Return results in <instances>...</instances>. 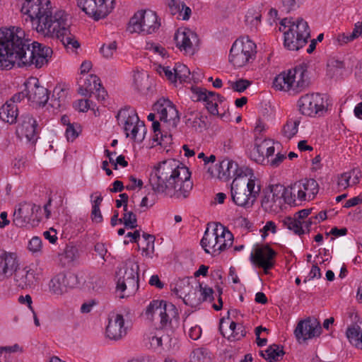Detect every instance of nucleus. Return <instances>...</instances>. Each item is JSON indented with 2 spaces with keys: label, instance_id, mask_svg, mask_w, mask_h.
Masks as SVG:
<instances>
[{
  "label": "nucleus",
  "instance_id": "obj_1",
  "mask_svg": "<svg viewBox=\"0 0 362 362\" xmlns=\"http://www.w3.org/2000/svg\"><path fill=\"white\" fill-rule=\"evenodd\" d=\"M52 49L37 42L25 38L24 31L18 27L0 28V68L11 69L34 65L40 69L48 63Z\"/></svg>",
  "mask_w": 362,
  "mask_h": 362
},
{
  "label": "nucleus",
  "instance_id": "obj_2",
  "mask_svg": "<svg viewBox=\"0 0 362 362\" xmlns=\"http://www.w3.org/2000/svg\"><path fill=\"white\" fill-rule=\"evenodd\" d=\"M49 4L48 0H24L21 8L25 16L24 21L30 22L37 33L57 38L64 46L78 48L79 42L69 30V15L62 10L53 14Z\"/></svg>",
  "mask_w": 362,
  "mask_h": 362
},
{
  "label": "nucleus",
  "instance_id": "obj_3",
  "mask_svg": "<svg viewBox=\"0 0 362 362\" xmlns=\"http://www.w3.org/2000/svg\"><path fill=\"white\" fill-rule=\"evenodd\" d=\"M188 168L180 166L175 160L160 163L151 173L149 181L155 193L177 199L189 197L193 187Z\"/></svg>",
  "mask_w": 362,
  "mask_h": 362
},
{
  "label": "nucleus",
  "instance_id": "obj_4",
  "mask_svg": "<svg viewBox=\"0 0 362 362\" xmlns=\"http://www.w3.org/2000/svg\"><path fill=\"white\" fill-rule=\"evenodd\" d=\"M261 191L258 180L234 179L230 187L232 201L245 209L252 206Z\"/></svg>",
  "mask_w": 362,
  "mask_h": 362
},
{
  "label": "nucleus",
  "instance_id": "obj_5",
  "mask_svg": "<svg viewBox=\"0 0 362 362\" xmlns=\"http://www.w3.org/2000/svg\"><path fill=\"white\" fill-rule=\"evenodd\" d=\"M306 73L307 67L303 64L296 66L288 72H282L274 79L273 87L279 90H293L294 93H298L309 85Z\"/></svg>",
  "mask_w": 362,
  "mask_h": 362
},
{
  "label": "nucleus",
  "instance_id": "obj_6",
  "mask_svg": "<svg viewBox=\"0 0 362 362\" xmlns=\"http://www.w3.org/2000/svg\"><path fill=\"white\" fill-rule=\"evenodd\" d=\"M139 265L132 262H126L117 273V291L123 293L120 298L135 293L139 288Z\"/></svg>",
  "mask_w": 362,
  "mask_h": 362
},
{
  "label": "nucleus",
  "instance_id": "obj_7",
  "mask_svg": "<svg viewBox=\"0 0 362 362\" xmlns=\"http://www.w3.org/2000/svg\"><path fill=\"white\" fill-rule=\"evenodd\" d=\"M256 45L248 37L236 40L230 50L229 62L240 68L252 62L255 58Z\"/></svg>",
  "mask_w": 362,
  "mask_h": 362
},
{
  "label": "nucleus",
  "instance_id": "obj_8",
  "mask_svg": "<svg viewBox=\"0 0 362 362\" xmlns=\"http://www.w3.org/2000/svg\"><path fill=\"white\" fill-rule=\"evenodd\" d=\"M288 189L282 185H272L268 191L264 192L261 201L263 209L269 213H278L284 203L291 204L292 197H288Z\"/></svg>",
  "mask_w": 362,
  "mask_h": 362
},
{
  "label": "nucleus",
  "instance_id": "obj_9",
  "mask_svg": "<svg viewBox=\"0 0 362 362\" xmlns=\"http://www.w3.org/2000/svg\"><path fill=\"white\" fill-rule=\"evenodd\" d=\"M160 25L156 13L152 11H140L129 20L127 30L131 33H137L148 35L157 30Z\"/></svg>",
  "mask_w": 362,
  "mask_h": 362
},
{
  "label": "nucleus",
  "instance_id": "obj_10",
  "mask_svg": "<svg viewBox=\"0 0 362 362\" xmlns=\"http://www.w3.org/2000/svg\"><path fill=\"white\" fill-rule=\"evenodd\" d=\"M298 105L301 114L309 117L320 116L327 111L328 96L320 93L305 94L298 100Z\"/></svg>",
  "mask_w": 362,
  "mask_h": 362
},
{
  "label": "nucleus",
  "instance_id": "obj_11",
  "mask_svg": "<svg viewBox=\"0 0 362 362\" xmlns=\"http://www.w3.org/2000/svg\"><path fill=\"white\" fill-rule=\"evenodd\" d=\"M146 315L148 319L153 320L155 317L160 319V327H165L170 323L173 318L178 316L177 310L175 305L165 300H153L147 307Z\"/></svg>",
  "mask_w": 362,
  "mask_h": 362
},
{
  "label": "nucleus",
  "instance_id": "obj_12",
  "mask_svg": "<svg viewBox=\"0 0 362 362\" xmlns=\"http://www.w3.org/2000/svg\"><path fill=\"white\" fill-rule=\"evenodd\" d=\"M115 0H77L78 6L95 21L105 18L114 8Z\"/></svg>",
  "mask_w": 362,
  "mask_h": 362
},
{
  "label": "nucleus",
  "instance_id": "obj_13",
  "mask_svg": "<svg viewBox=\"0 0 362 362\" xmlns=\"http://www.w3.org/2000/svg\"><path fill=\"white\" fill-rule=\"evenodd\" d=\"M176 46L180 51L193 54L199 45V38L196 33L189 28L178 29L175 34Z\"/></svg>",
  "mask_w": 362,
  "mask_h": 362
},
{
  "label": "nucleus",
  "instance_id": "obj_14",
  "mask_svg": "<svg viewBox=\"0 0 362 362\" xmlns=\"http://www.w3.org/2000/svg\"><path fill=\"white\" fill-rule=\"evenodd\" d=\"M276 252L269 245L258 247L255 252L250 254V261L256 266L264 269L265 273L271 269L274 265V259L276 257Z\"/></svg>",
  "mask_w": 362,
  "mask_h": 362
},
{
  "label": "nucleus",
  "instance_id": "obj_15",
  "mask_svg": "<svg viewBox=\"0 0 362 362\" xmlns=\"http://www.w3.org/2000/svg\"><path fill=\"white\" fill-rule=\"evenodd\" d=\"M27 92L28 99L32 103H35L40 106H45L48 102L49 91L40 86L37 78H33L25 83Z\"/></svg>",
  "mask_w": 362,
  "mask_h": 362
},
{
  "label": "nucleus",
  "instance_id": "obj_16",
  "mask_svg": "<svg viewBox=\"0 0 362 362\" xmlns=\"http://www.w3.org/2000/svg\"><path fill=\"white\" fill-rule=\"evenodd\" d=\"M320 332L321 327L316 322H312L310 318L300 320L294 330V334L299 342L318 336Z\"/></svg>",
  "mask_w": 362,
  "mask_h": 362
},
{
  "label": "nucleus",
  "instance_id": "obj_17",
  "mask_svg": "<svg viewBox=\"0 0 362 362\" xmlns=\"http://www.w3.org/2000/svg\"><path fill=\"white\" fill-rule=\"evenodd\" d=\"M237 170V163L225 158L218 165L208 168V173L211 177H217L221 180L227 181L233 177V173Z\"/></svg>",
  "mask_w": 362,
  "mask_h": 362
},
{
  "label": "nucleus",
  "instance_id": "obj_18",
  "mask_svg": "<svg viewBox=\"0 0 362 362\" xmlns=\"http://www.w3.org/2000/svg\"><path fill=\"white\" fill-rule=\"evenodd\" d=\"M19 267L15 253L0 250V280L11 276Z\"/></svg>",
  "mask_w": 362,
  "mask_h": 362
},
{
  "label": "nucleus",
  "instance_id": "obj_19",
  "mask_svg": "<svg viewBox=\"0 0 362 362\" xmlns=\"http://www.w3.org/2000/svg\"><path fill=\"white\" fill-rule=\"evenodd\" d=\"M21 123L19 131L24 136L27 141L35 144L38 139L37 123L36 119L29 113H25L21 117Z\"/></svg>",
  "mask_w": 362,
  "mask_h": 362
},
{
  "label": "nucleus",
  "instance_id": "obj_20",
  "mask_svg": "<svg viewBox=\"0 0 362 362\" xmlns=\"http://www.w3.org/2000/svg\"><path fill=\"white\" fill-rule=\"evenodd\" d=\"M293 189H297L298 197L300 200L313 199L318 193L319 185L314 179H304L294 184Z\"/></svg>",
  "mask_w": 362,
  "mask_h": 362
},
{
  "label": "nucleus",
  "instance_id": "obj_21",
  "mask_svg": "<svg viewBox=\"0 0 362 362\" xmlns=\"http://www.w3.org/2000/svg\"><path fill=\"white\" fill-rule=\"evenodd\" d=\"M124 320L121 314H115L109 319L106 327V335L112 340H119L126 335V329L124 327Z\"/></svg>",
  "mask_w": 362,
  "mask_h": 362
},
{
  "label": "nucleus",
  "instance_id": "obj_22",
  "mask_svg": "<svg viewBox=\"0 0 362 362\" xmlns=\"http://www.w3.org/2000/svg\"><path fill=\"white\" fill-rule=\"evenodd\" d=\"M118 123L124 124V130L126 132V136H129V131L132 127L140 122L139 118L135 110L131 109L129 106H125L121 109L117 116Z\"/></svg>",
  "mask_w": 362,
  "mask_h": 362
},
{
  "label": "nucleus",
  "instance_id": "obj_23",
  "mask_svg": "<svg viewBox=\"0 0 362 362\" xmlns=\"http://www.w3.org/2000/svg\"><path fill=\"white\" fill-rule=\"evenodd\" d=\"M32 220L34 221V218L29 202L20 203L16 206L13 222L16 226L20 228L24 227Z\"/></svg>",
  "mask_w": 362,
  "mask_h": 362
},
{
  "label": "nucleus",
  "instance_id": "obj_24",
  "mask_svg": "<svg viewBox=\"0 0 362 362\" xmlns=\"http://www.w3.org/2000/svg\"><path fill=\"white\" fill-rule=\"evenodd\" d=\"M13 275L16 285L22 289L30 288L36 281L34 270L28 267H18Z\"/></svg>",
  "mask_w": 362,
  "mask_h": 362
},
{
  "label": "nucleus",
  "instance_id": "obj_25",
  "mask_svg": "<svg viewBox=\"0 0 362 362\" xmlns=\"http://www.w3.org/2000/svg\"><path fill=\"white\" fill-rule=\"evenodd\" d=\"M215 231L218 245V247L216 248V250H218V254H220L222 251H224L226 248L232 245L233 235L230 231L221 224L216 225Z\"/></svg>",
  "mask_w": 362,
  "mask_h": 362
},
{
  "label": "nucleus",
  "instance_id": "obj_26",
  "mask_svg": "<svg viewBox=\"0 0 362 362\" xmlns=\"http://www.w3.org/2000/svg\"><path fill=\"white\" fill-rule=\"evenodd\" d=\"M288 30L294 33V35L299 37L298 42L300 43V45H305L308 42V39L310 36L308 24L301 18H298L296 22L290 25Z\"/></svg>",
  "mask_w": 362,
  "mask_h": 362
},
{
  "label": "nucleus",
  "instance_id": "obj_27",
  "mask_svg": "<svg viewBox=\"0 0 362 362\" xmlns=\"http://www.w3.org/2000/svg\"><path fill=\"white\" fill-rule=\"evenodd\" d=\"M18 116V108L16 104L5 103L0 108V118L10 124L16 123Z\"/></svg>",
  "mask_w": 362,
  "mask_h": 362
},
{
  "label": "nucleus",
  "instance_id": "obj_28",
  "mask_svg": "<svg viewBox=\"0 0 362 362\" xmlns=\"http://www.w3.org/2000/svg\"><path fill=\"white\" fill-rule=\"evenodd\" d=\"M68 90L61 86H57L50 99L49 105L54 109L64 107L66 104Z\"/></svg>",
  "mask_w": 362,
  "mask_h": 362
},
{
  "label": "nucleus",
  "instance_id": "obj_29",
  "mask_svg": "<svg viewBox=\"0 0 362 362\" xmlns=\"http://www.w3.org/2000/svg\"><path fill=\"white\" fill-rule=\"evenodd\" d=\"M346 336L352 345L362 349V329L358 325H350L346 329Z\"/></svg>",
  "mask_w": 362,
  "mask_h": 362
},
{
  "label": "nucleus",
  "instance_id": "obj_30",
  "mask_svg": "<svg viewBox=\"0 0 362 362\" xmlns=\"http://www.w3.org/2000/svg\"><path fill=\"white\" fill-rule=\"evenodd\" d=\"M78 257V249L74 245H67L64 252L59 255V262L63 267L69 265Z\"/></svg>",
  "mask_w": 362,
  "mask_h": 362
},
{
  "label": "nucleus",
  "instance_id": "obj_31",
  "mask_svg": "<svg viewBox=\"0 0 362 362\" xmlns=\"http://www.w3.org/2000/svg\"><path fill=\"white\" fill-rule=\"evenodd\" d=\"M259 354L269 362H276L279 361V357H282L285 354V352L284 351L283 346L273 344L264 351H260Z\"/></svg>",
  "mask_w": 362,
  "mask_h": 362
},
{
  "label": "nucleus",
  "instance_id": "obj_32",
  "mask_svg": "<svg viewBox=\"0 0 362 362\" xmlns=\"http://www.w3.org/2000/svg\"><path fill=\"white\" fill-rule=\"evenodd\" d=\"M134 85L141 93H146L151 88V81L146 72L136 71L134 74Z\"/></svg>",
  "mask_w": 362,
  "mask_h": 362
},
{
  "label": "nucleus",
  "instance_id": "obj_33",
  "mask_svg": "<svg viewBox=\"0 0 362 362\" xmlns=\"http://www.w3.org/2000/svg\"><path fill=\"white\" fill-rule=\"evenodd\" d=\"M201 245L206 253H211V252L207 249L209 247L212 249L211 254L214 256L218 255V250H216V248L218 247V245L216 238L215 229L211 233H209L208 229L205 231L204 235L201 240Z\"/></svg>",
  "mask_w": 362,
  "mask_h": 362
},
{
  "label": "nucleus",
  "instance_id": "obj_34",
  "mask_svg": "<svg viewBox=\"0 0 362 362\" xmlns=\"http://www.w3.org/2000/svg\"><path fill=\"white\" fill-rule=\"evenodd\" d=\"M173 103L167 98H160L154 103L153 108L160 114V120L166 122L168 116V108L173 107Z\"/></svg>",
  "mask_w": 362,
  "mask_h": 362
},
{
  "label": "nucleus",
  "instance_id": "obj_35",
  "mask_svg": "<svg viewBox=\"0 0 362 362\" xmlns=\"http://www.w3.org/2000/svg\"><path fill=\"white\" fill-rule=\"evenodd\" d=\"M262 15L256 9H249L245 15V24L251 32H256L260 24Z\"/></svg>",
  "mask_w": 362,
  "mask_h": 362
},
{
  "label": "nucleus",
  "instance_id": "obj_36",
  "mask_svg": "<svg viewBox=\"0 0 362 362\" xmlns=\"http://www.w3.org/2000/svg\"><path fill=\"white\" fill-rule=\"evenodd\" d=\"M192 91L194 95L196 101H209L210 103L216 100V97H218V94L213 92L208 91L205 88L192 87Z\"/></svg>",
  "mask_w": 362,
  "mask_h": 362
},
{
  "label": "nucleus",
  "instance_id": "obj_37",
  "mask_svg": "<svg viewBox=\"0 0 362 362\" xmlns=\"http://www.w3.org/2000/svg\"><path fill=\"white\" fill-rule=\"evenodd\" d=\"M263 146V141H258L256 139L253 148L250 151V158L257 163L265 165L266 158L265 151L262 149Z\"/></svg>",
  "mask_w": 362,
  "mask_h": 362
},
{
  "label": "nucleus",
  "instance_id": "obj_38",
  "mask_svg": "<svg viewBox=\"0 0 362 362\" xmlns=\"http://www.w3.org/2000/svg\"><path fill=\"white\" fill-rule=\"evenodd\" d=\"M189 280L190 279L189 277L180 279L173 287L171 286V291L177 297L182 298L187 291L192 288Z\"/></svg>",
  "mask_w": 362,
  "mask_h": 362
},
{
  "label": "nucleus",
  "instance_id": "obj_39",
  "mask_svg": "<svg viewBox=\"0 0 362 362\" xmlns=\"http://www.w3.org/2000/svg\"><path fill=\"white\" fill-rule=\"evenodd\" d=\"M284 46L289 50L298 51L301 49L305 45H300L298 42L299 37L294 35L290 30L284 31Z\"/></svg>",
  "mask_w": 362,
  "mask_h": 362
},
{
  "label": "nucleus",
  "instance_id": "obj_40",
  "mask_svg": "<svg viewBox=\"0 0 362 362\" xmlns=\"http://www.w3.org/2000/svg\"><path fill=\"white\" fill-rule=\"evenodd\" d=\"M62 286H64L66 291L69 289L73 288L79 284L78 276L72 272H61L59 273Z\"/></svg>",
  "mask_w": 362,
  "mask_h": 362
},
{
  "label": "nucleus",
  "instance_id": "obj_41",
  "mask_svg": "<svg viewBox=\"0 0 362 362\" xmlns=\"http://www.w3.org/2000/svg\"><path fill=\"white\" fill-rule=\"evenodd\" d=\"M191 117H189L186 120V124L195 131L202 132L203 129H206V123L205 119L206 117L202 115L201 114H197L193 117V113L191 112Z\"/></svg>",
  "mask_w": 362,
  "mask_h": 362
},
{
  "label": "nucleus",
  "instance_id": "obj_42",
  "mask_svg": "<svg viewBox=\"0 0 362 362\" xmlns=\"http://www.w3.org/2000/svg\"><path fill=\"white\" fill-rule=\"evenodd\" d=\"M282 223L284 227L292 230L296 235L300 236L304 234L301 222L295 218L287 216L282 221Z\"/></svg>",
  "mask_w": 362,
  "mask_h": 362
},
{
  "label": "nucleus",
  "instance_id": "obj_43",
  "mask_svg": "<svg viewBox=\"0 0 362 362\" xmlns=\"http://www.w3.org/2000/svg\"><path fill=\"white\" fill-rule=\"evenodd\" d=\"M300 120L290 119L287 120L282 129L283 135L288 139L293 138L298 132Z\"/></svg>",
  "mask_w": 362,
  "mask_h": 362
},
{
  "label": "nucleus",
  "instance_id": "obj_44",
  "mask_svg": "<svg viewBox=\"0 0 362 362\" xmlns=\"http://www.w3.org/2000/svg\"><path fill=\"white\" fill-rule=\"evenodd\" d=\"M49 291L54 296H62L66 293V289L62 286V282L59 274L55 275L49 283Z\"/></svg>",
  "mask_w": 362,
  "mask_h": 362
},
{
  "label": "nucleus",
  "instance_id": "obj_45",
  "mask_svg": "<svg viewBox=\"0 0 362 362\" xmlns=\"http://www.w3.org/2000/svg\"><path fill=\"white\" fill-rule=\"evenodd\" d=\"M182 300L186 305L192 308H196L201 305L199 290L197 291V288H193L192 287L183 296Z\"/></svg>",
  "mask_w": 362,
  "mask_h": 362
},
{
  "label": "nucleus",
  "instance_id": "obj_46",
  "mask_svg": "<svg viewBox=\"0 0 362 362\" xmlns=\"http://www.w3.org/2000/svg\"><path fill=\"white\" fill-rule=\"evenodd\" d=\"M124 214L122 218L119 220V223H124L127 228L134 229L137 227V218L135 214L132 211H124Z\"/></svg>",
  "mask_w": 362,
  "mask_h": 362
},
{
  "label": "nucleus",
  "instance_id": "obj_47",
  "mask_svg": "<svg viewBox=\"0 0 362 362\" xmlns=\"http://www.w3.org/2000/svg\"><path fill=\"white\" fill-rule=\"evenodd\" d=\"M146 128L143 122H139L135 124L130 131L129 136L134 141H142L144 139Z\"/></svg>",
  "mask_w": 362,
  "mask_h": 362
},
{
  "label": "nucleus",
  "instance_id": "obj_48",
  "mask_svg": "<svg viewBox=\"0 0 362 362\" xmlns=\"http://www.w3.org/2000/svg\"><path fill=\"white\" fill-rule=\"evenodd\" d=\"M175 80L178 78L180 81H187L190 75V71L187 66L182 64H176L173 68Z\"/></svg>",
  "mask_w": 362,
  "mask_h": 362
},
{
  "label": "nucleus",
  "instance_id": "obj_49",
  "mask_svg": "<svg viewBox=\"0 0 362 362\" xmlns=\"http://www.w3.org/2000/svg\"><path fill=\"white\" fill-rule=\"evenodd\" d=\"M229 329L232 332L228 339L232 341L239 340L246 334L244 327L242 325H238L235 322H231Z\"/></svg>",
  "mask_w": 362,
  "mask_h": 362
},
{
  "label": "nucleus",
  "instance_id": "obj_50",
  "mask_svg": "<svg viewBox=\"0 0 362 362\" xmlns=\"http://www.w3.org/2000/svg\"><path fill=\"white\" fill-rule=\"evenodd\" d=\"M233 177H235L234 179L257 180L252 169L247 167L238 168V165L237 170L235 173H233Z\"/></svg>",
  "mask_w": 362,
  "mask_h": 362
},
{
  "label": "nucleus",
  "instance_id": "obj_51",
  "mask_svg": "<svg viewBox=\"0 0 362 362\" xmlns=\"http://www.w3.org/2000/svg\"><path fill=\"white\" fill-rule=\"evenodd\" d=\"M199 288V298L201 300V304L204 301H210L212 302L214 300V290L208 286H202V284H199L198 287Z\"/></svg>",
  "mask_w": 362,
  "mask_h": 362
},
{
  "label": "nucleus",
  "instance_id": "obj_52",
  "mask_svg": "<svg viewBox=\"0 0 362 362\" xmlns=\"http://www.w3.org/2000/svg\"><path fill=\"white\" fill-rule=\"evenodd\" d=\"M229 83L231 88L239 93L245 91L251 85V81L243 78L238 79L236 81H229Z\"/></svg>",
  "mask_w": 362,
  "mask_h": 362
},
{
  "label": "nucleus",
  "instance_id": "obj_53",
  "mask_svg": "<svg viewBox=\"0 0 362 362\" xmlns=\"http://www.w3.org/2000/svg\"><path fill=\"white\" fill-rule=\"evenodd\" d=\"M81 132V126L78 123L69 124L66 129V136L68 141H74Z\"/></svg>",
  "mask_w": 362,
  "mask_h": 362
},
{
  "label": "nucleus",
  "instance_id": "obj_54",
  "mask_svg": "<svg viewBox=\"0 0 362 362\" xmlns=\"http://www.w3.org/2000/svg\"><path fill=\"white\" fill-rule=\"evenodd\" d=\"M179 121V112L173 104V107L168 108V116L165 122H168L173 127L175 128Z\"/></svg>",
  "mask_w": 362,
  "mask_h": 362
},
{
  "label": "nucleus",
  "instance_id": "obj_55",
  "mask_svg": "<svg viewBox=\"0 0 362 362\" xmlns=\"http://www.w3.org/2000/svg\"><path fill=\"white\" fill-rule=\"evenodd\" d=\"M117 49V42L113 41L109 43L107 45H103L100 51L103 56L106 59L112 58L114 55V53Z\"/></svg>",
  "mask_w": 362,
  "mask_h": 362
},
{
  "label": "nucleus",
  "instance_id": "obj_56",
  "mask_svg": "<svg viewBox=\"0 0 362 362\" xmlns=\"http://www.w3.org/2000/svg\"><path fill=\"white\" fill-rule=\"evenodd\" d=\"M83 86L90 88V92L93 93L96 88L101 87V83L100 78L96 75L90 74L89 78L85 81Z\"/></svg>",
  "mask_w": 362,
  "mask_h": 362
},
{
  "label": "nucleus",
  "instance_id": "obj_57",
  "mask_svg": "<svg viewBox=\"0 0 362 362\" xmlns=\"http://www.w3.org/2000/svg\"><path fill=\"white\" fill-rule=\"evenodd\" d=\"M191 13V8L187 6L184 1H182L179 6V11L175 15H177V18L186 21L189 18Z\"/></svg>",
  "mask_w": 362,
  "mask_h": 362
},
{
  "label": "nucleus",
  "instance_id": "obj_58",
  "mask_svg": "<svg viewBox=\"0 0 362 362\" xmlns=\"http://www.w3.org/2000/svg\"><path fill=\"white\" fill-rule=\"evenodd\" d=\"M206 103V108L209 111V112L213 115H218L221 119H224L225 117H226V114H218V103H216V100H214L212 103H210L209 101H204Z\"/></svg>",
  "mask_w": 362,
  "mask_h": 362
},
{
  "label": "nucleus",
  "instance_id": "obj_59",
  "mask_svg": "<svg viewBox=\"0 0 362 362\" xmlns=\"http://www.w3.org/2000/svg\"><path fill=\"white\" fill-rule=\"evenodd\" d=\"M42 247V240L39 237H33L28 243V248L32 252H40Z\"/></svg>",
  "mask_w": 362,
  "mask_h": 362
},
{
  "label": "nucleus",
  "instance_id": "obj_60",
  "mask_svg": "<svg viewBox=\"0 0 362 362\" xmlns=\"http://www.w3.org/2000/svg\"><path fill=\"white\" fill-rule=\"evenodd\" d=\"M262 149L265 151V158L268 159L269 156L274 155L275 151V148L273 146L271 140H263V146H262Z\"/></svg>",
  "mask_w": 362,
  "mask_h": 362
},
{
  "label": "nucleus",
  "instance_id": "obj_61",
  "mask_svg": "<svg viewBox=\"0 0 362 362\" xmlns=\"http://www.w3.org/2000/svg\"><path fill=\"white\" fill-rule=\"evenodd\" d=\"M90 102L88 99L78 100L74 103V107L79 112H87L90 108Z\"/></svg>",
  "mask_w": 362,
  "mask_h": 362
},
{
  "label": "nucleus",
  "instance_id": "obj_62",
  "mask_svg": "<svg viewBox=\"0 0 362 362\" xmlns=\"http://www.w3.org/2000/svg\"><path fill=\"white\" fill-rule=\"evenodd\" d=\"M351 172H346L341 175L338 180V185L344 189H346L349 185V181L351 177Z\"/></svg>",
  "mask_w": 362,
  "mask_h": 362
},
{
  "label": "nucleus",
  "instance_id": "obj_63",
  "mask_svg": "<svg viewBox=\"0 0 362 362\" xmlns=\"http://www.w3.org/2000/svg\"><path fill=\"white\" fill-rule=\"evenodd\" d=\"M182 1V0H167V5L173 16H175L179 11V6Z\"/></svg>",
  "mask_w": 362,
  "mask_h": 362
},
{
  "label": "nucleus",
  "instance_id": "obj_64",
  "mask_svg": "<svg viewBox=\"0 0 362 362\" xmlns=\"http://www.w3.org/2000/svg\"><path fill=\"white\" fill-rule=\"evenodd\" d=\"M286 158V156L282 153H277L276 157L272 160L267 159L266 163H269V165L273 168L278 167Z\"/></svg>",
  "mask_w": 362,
  "mask_h": 362
}]
</instances>
